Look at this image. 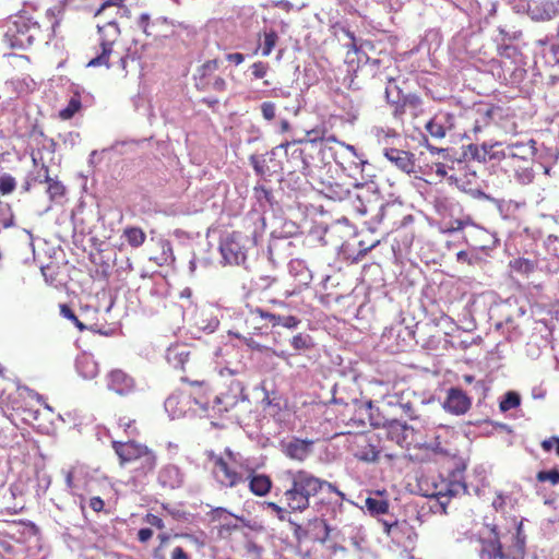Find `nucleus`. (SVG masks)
Instances as JSON below:
<instances>
[{
  "instance_id": "f257e3e1",
  "label": "nucleus",
  "mask_w": 559,
  "mask_h": 559,
  "mask_svg": "<svg viewBox=\"0 0 559 559\" xmlns=\"http://www.w3.org/2000/svg\"><path fill=\"white\" fill-rule=\"evenodd\" d=\"M280 481L283 487V500L293 512H305L310 508L311 499L322 492L335 495L336 501L344 500V493L336 486L304 468L283 471Z\"/></svg>"
},
{
  "instance_id": "f03ea898",
  "label": "nucleus",
  "mask_w": 559,
  "mask_h": 559,
  "mask_svg": "<svg viewBox=\"0 0 559 559\" xmlns=\"http://www.w3.org/2000/svg\"><path fill=\"white\" fill-rule=\"evenodd\" d=\"M491 536L479 538V559H525L526 536L520 522L510 536L500 535L497 525L490 527Z\"/></svg>"
},
{
  "instance_id": "7ed1b4c3",
  "label": "nucleus",
  "mask_w": 559,
  "mask_h": 559,
  "mask_svg": "<svg viewBox=\"0 0 559 559\" xmlns=\"http://www.w3.org/2000/svg\"><path fill=\"white\" fill-rule=\"evenodd\" d=\"M166 359L173 368L183 372L180 377L181 382L202 388L204 392L210 390L204 364L187 345L175 344L169 346L166 352Z\"/></svg>"
},
{
  "instance_id": "20e7f679",
  "label": "nucleus",
  "mask_w": 559,
  "mask_h": 559,
  "mask_svg": "<svg viewBox=\"0 0 559 559\" xmlns=\"http://www.w3.org/2000/svg\"><path fill=\"white\" fill-rule=\"evenodd\" d=\"M3 40L12 49H27L44 39L40 25L26 15L9 20Z\"/></svg>"
},
{
  "instance_id": "39448f33",
  "label": "nucleus",
  "mask_w": 559,
  "mask_h": 559,
  "mask_svg": "<svg viewBox=\"0 0 559 559\" xmlns=\"http://www.w3.org/2000/svg\"><path fill=\"white\" fill-rule=\"evenodd\" d=\"M350 449L357 460L367 463L377 462L382 456L388 460H393L397 456L389 444L381 441V437L377 431L355 435L350 441Z\"/></svg>"
},
{
  "instance_id": "423d86ee",
  "label": "nucleus",
  "mask_w": 559,
  "mask_h": 559,
  "mask_svg": "<svg viewBox=\"0 0 559 559\" xmlns=\"http://www.w3.org/2000/svg\"><path fill=\"white\" fill-rule=\"evenodd\" d=\"M111 447L121 466L139 462L138 471L143 475H147L152 473L157 465L155 453L142 443L133 440L112 441Z\"/></svg>"
},
{
  "instance_id": "0eeeda50",
  "label": "nucleus",
  "mask_w": 559,
  "mask_h": 559,
  "mask_svg": "<svg viewBox=\"0 0 559 559\" xmlns=\"http://www.w3.org/2000/svg\"><path fill=\"white\" fill-rule=\"evenodd\" d=\"M98 32L102 35L99 43L100 52H96V56L91 58L86 64L87 68L110 67L109 59L114 51L115 41L119 36L118 24L107 23L104 26H99Z\"/></svg>"
},
{
  "instance_id": "6e6552de",
  "label": "nucleus",
  "mask_w": 559,
  "mask_h": 559,
  "mask_svg": "<svg viewBox=\"0 0 559 559\" xmlns=\"http://www.w3.org/2000/svg\"><path fill=\"white\" fill-rule=\"evenodd\" d=\"M414 221L412 214L406 213V209L401 202H390L381 204L379 212L371 218V223H386L391 230L402 228Z\"/></svg>"
},
{
  "instance_id": "1a4fd4ad",
  "label": "nucleus",
  "mask_w": 559,
  "mask_h": 559,
  "mask_svg": "<svg viewBox=\"0 0 559 559\" xmlns=\"http://www.w3.org/2000/svg\"><path fill=\"white\" fill-rule=\"evenodd\" d=\"M314 134L316 136L310 140L311 143H316L317 141L323 142V153H330V157L342 168L346 169L345 162L354 163L356 157L355 148L352 145H347L343 142L336 141L334 136L324 138V135L319 136L318 131L311 130L308 132V135Z\"/></svg>"
},
{
  "instance_id": "9d476101",
  "label": "nucleus",
  "mask_w": 559,
  "mask_h": 559,
  "mask_svg": "<svg viewBox=\"0 0 559 559\" xmlns=\"http://www.w3.org/2000/svg\"><path fill=\"white\" fill-rule=\"evenodd\" d=\"M209 459L213 463V476L221 486L234 488L243 483L242 475L238 473L223 456L210 453Z\"/></svg>"
},
{
  "instance_id": "9b49d317",
  "label": "nucleus",
  "mask_w": 559,
  "mask_h": 559,
  "mask_svg": "<svg viewBox=\"0 0 559 559\" xmlns=\"http://www.w3.org/2000/svg\"><path fill=\"white\" fill-rule=\"evenodd\" d=\"M285 148L286 162L282 165V170L288 174L301 173L307 175L310 171L309 154L306 148L297 147L295 143H283L275 150Z\"/></svg>"
},
{
  "instance_id": "f8f14e48",
  "label": "nucleus",
  "mask_w": 559,
  "mask_h": 559,
  "mask_svg": "<svg viewBox=\"0 0 559 559\" xmlns=\"http://www.w3.org/2000/svg\"><path fill=\"white\" fill-rule=\"evenodd\" d=\"M414 429L406 424H402L397 419L388 421L382 429L377 433L381 437V441L385 442L392 448L396 444L401 448H406L411 444L409 437L413 435Z\"/></svg>"
},
{
  "instance_id": "ddd939ff",
  "label": "nucleus",
  "mask_w": 559,
  "mask_h": 559,
  "mask_svg": "<svg viewBox=\"0 0 559 559\" xmlns=\"http://www.w3.org/2000/svg\"><path fill=\"white\" fill-rule=\"evenodd\" d=\"M226 391L219 392L213 402L212 408L222 414L234 408L240 401L243 386L242 383L234 378L224 381Z\"/></svg>"
},
{
  "instance_id": "4468645a",
  "label": "nucleus",
  "mask_w": 559,
  "mask_h": 559,
  "mask_svg": "<svg viewBox=\"0 0 559 559\" xmlns=\"http://www.w3.org/2000/svg\"><path fill=\"white\" fill-rule=\"evenodd\" d=\"M240 231L227 234L221 241L219 250L224 261L230 265H239L246 260V250L241 243Z\"/></svg>"
},
{
  "instance_id": "2eb2a0df",
  "label": "nucleus",
  "mask_w": 559,
  "mask_h": 559,
  "mask_svg": "<svg viewBox=\"0 0 559 559\" xmlns=\"http://www.w3.org/2000/svg\"><path fill=\"white\" fill-rule=\"evenodd\" d=\"M138 27L147 36L154 39L167 38L173 31V23L166 17H157L151 21L147 13H142L136 20Z\"/></svg>"
},
{
  "instance_id": "dca6fc26",
  "label": "nucleus",
  "mask_w": 559,
  "mask_h": 559,
  "mask_svg": "<svg viewBox=\"0 0 559 559\" xmlns=\"http://www.w3.org/2000/svg\"><path fill=\"white\" fill-rule=\"evenodd\" d=\"M472 407V399L457 386H452L447 390L442 408L455 416L465 415Z\"/></svg>"
},
{
  "instance_id": "f3484780",
  "label": "nucleus",
  "mask_w": 559,
  "mask_h": 559,
  "mask_svg": "<svg viewBox=\"0 0 559 559\" xmlns=\"http://www.w3.org/2000/svg\"><path fill=\"white\" fill-rule=\"evenodd\" d=\"M171 538H182L189 540L192 545L197 547V549H202L205 546V542L201 536L191 533H176L174 535H170L168 533H160L157 535L159 544L153 550L154 559H166L165 548L169 544Z\"/></svg>"
},
{
  "instance_id": "a211bd4d",
  "label": "nucleus",
  "mask_w": 559,
  "mask_h": 559,
  "mask_svg": "<svg viewBox=\"0 0 559 559\" xmlns=\"http://www.w3.org/2000/svg\"><path fill=\"white\" fill-rule=\"evenodd\" d=\"M453 128V115L440 111L425 126L426 131L435 139H443L448 130Z\"/></svg>"
},
{
  "instance_id": "6ab92c4d",
  "label": "nucleus",
  "mask_w": 559,
  "mask_h": 559,
  "mask_svg": "<svg viewBox=\"0 0 559 559\" xmlns=\"http://www.w3.org/2000/svg\"><path fill=\"white\" fill-rule=\"evenodd\" d=\"M383 154L385 158L391 162L396 168L411 174L415 168V155L408 151L399 148H384Z\"/></svg>"
},
{
  "instance_id": "aec40b11",
  "label": "nucleus",
  "mask_w": 559,
  "mask_h": 559,
  "mask_svg": "<svg viewBox=\"0 0 559 559\" xmlns=\"http://www.w3.org/2000/svg\"><path fill=\"white\" fill-rule=\"evenodd\" d=\"M313 441L294 438L283 444V453L295 461H305L312 452Z\"/></svg>"
},
{
  "instance_id": "412c9836",
  "label": "nucleus",
  "mask_w": 559,
  "mask_h": 559,
  "mask_svg": "<svg viewBox=\"0 0 559 559\" xmlns=\"http://www.w3.org/2000/svg\"><path fill=\"white\" fill-rule=\"evenodd\" d=\"M417 536L414 526L407 521H395L392 542L403 547H413L417 540Z\"/></svg>"
},
{
  "instance_id": "4be33fe9",
  "label": "nucleus",
  "mask_w": 559,
  "mask_h": 559,
  "mask_svg": "<svg viewBox=\"0 0 559 559\" xmlns=\"http://www.w3.org/2000/svg\"><path fill=\"white\" fill-rule=\"evenodd\" d=\"M377 195H371L368 191L357 193L352 201L354 209L361 216L372 215L373 212L378 213L381 206ZM373 216H371L372 218Z\"/></svg>"
},
{
  "instance_id": "5701e85b",
  "label": "nucleus",
  "mask_w": 559,
  "mask_h": 559,
  "mask_svg": "<svg viewBox=\"0 0 559 559\" xmlns=\"http://www.w3.org/2000/svg\"><path fill=\"white\" fill-rule=\"evenodd\" d=\"M133 386V379L120 369H115L108 374V388L120 395L130 393Z\"/></svg>"
},
{
  "instance_id": "b1692460",
  "label": "nucleus",
  "mask_w": 559,
  "mask_h": 559,
  "mask_svg": "<svg viewBox=\"0 0 559 559\" xmlns=\"http://www.w3.org/2000/svg\"><path fill=\"white\" fill-rule=\"evenodd\" d=\"M250 312L254 316H258L261 319L267 320L272 326L282 325L286 329H295L300 323V320L295 316L275 314V313L265 311L259 307L251 309Z\"/></svg>"
},
{
  "instance_id": "393cba45",
  "label": "nucleus",
  "mask_w": 559,
  "mask_h": 559,
  "mask_svg": "<svg viewBox=\"0 0 559 559\" xmlns=\"http://www.w3.org/2000/svg\"><path fill=\"white\" fill-rule=\"evenodd\" d=\"M247 479L249 480V490L258 497H265L270 493L273 486L269 475L258 474L253 469H250Z\"/></svg>"
},
{
  "instance_id": "a878e982",
  "label": "nucleus",
  "mask_w": 559,
  "mask_h": 559,
  "mask_svg": "<svg viewBox=\"0 0 559 559\" xmlns=\"http://www.w3.org/2000/svg\"><path fill=\"white\" fill-rule=\"evenodd\" d=\"M79 310L81 321L85 325V330L107 335V332L103 330V324L98 322L97 317L99 311L97 308L90 305H81Z\"/></svg>"
},
{
  "instance_id": "bb28decb",
  "label": "nucleus",
  "mask_w": 559,
  "mask_h": 559,
  "mask_svg": "<svg viewBox=\"0 0 559 559\" xmlns=\"http://www.w3.org/2000/svg\"><path fill=\"white\" fill-rule=\"evenodd\" d=\"M40 171H44V181L47 183L46 192L50 202L56 203L59 202L66 194L64 185L59 181L57 178L50 177L49 167L45 164L41 165Z\"/></svg>"
},
{
  "instance_id": "cd10ccee",
  "label": "nucleus",
  "mask_w": 559,
  "mask_h": 559,
  "mask_svg": "<svg viewBox=\"0 0 559 559\" xmlns=\"http://www.w3.org/2000/svg\"><path fill=\"white\" fill-rule=\"evenodd\" d=\"M278 39L280 37L275 29L264 28L258 34V47L255 52L261 50L263 57L270 56L277 45Z\"/></svg>"
},
{
  "instance_id": "c85d7f7f",
  "label": "nucleus",
  "mask_w": 559,
  "mask_h": 559,
  "mask_svg": "<svg viewBox=\"0 0 559 559\" xmlns=\"http://www.w3.org/2000/svg\"><path fill=\"white\" fill-rule=\"evenodd\" d=\"M76 370L84 379H94L99 373V366L94 357L83 353L76 358Z\"/></svg>"
},
{
  "instance_id": "c756f323",
  "label": "nucleus",
  "mask_w": 559,
  "mask_h": 559,
  "mask_svg": "<svg viewBox=\"0 0 559 559\" xmlns=\"http://www.w3.org/2000/svg\"><path fill=\"white\" fill-rule=\"evenodd\" d=\"M221 60L215 58L205 61L198 68L197 87L205 90L210 86V78L219 69Z\"/></svg>"
},
{
  "instance_id": "7c9ffc66",
  "label": "nucleus",
  "mask_w": 559,
  "mask_h": 559,
  "mask_svg": "<svg viewBox=\"0 0 559 559\" xmlns=\"http://www.w3.org/2000/svg\"><path fill=\"white\" fill-rule=\"evenodd\" d=\"M308 531L313 540L325 543L330 537V527L325 520L316 518L308 522Z\"/></svg>"
},
{
  "instance_id": "2f4dec72",
  "label": "nucleus",
  "mask_w": 559,
  "mask_h": 559,
  "mask_svg": "<svg viewBox=\"0 0 559 559\" xmlns=\"http://www.w3.org/2000/svg\"><path fill=\"white\" fill-rule=\"evenodd\" d=\"M536 141L531 139L527 142H515L510 145L511 155L522 159H528L537 153Z\"/></svg>"
},
{
  "instance_id": "473e14b6",
  "label": "nucleus",
  "mask_w": 559,
  "mask_h": 559,
  "mask_svg": "<svg viewBox=\"0 0 559 559\" xmlns=\"http://www.w3.org/2000/svg\"><path fill=\"white\" fill-rule=\"evenodd\" d=\"M365 507L370 515L377 516L389 512V502L382 498L368 497L365 500Z\"/></svg>"
},
{
  "instance_id": "72a5a7b5",
  "label": "nucleus",
  "mask_w": 559,
  "mask_h": 559,
  "mask_svg": "<svg viewBox=\"0 0 559 559\" xmlns=\"http://www.w3.org/2000/svg\"><path fill=\"white\" fill-rule=\"evenodd\" d=\"M123 235L128 243L133 248L142 246L146 239L145 233L140 227H127Z\"/></svg>"
},
{
  "instance_id": "f704fd0d",
  "label": "nucleus",
  "mask_w": 559,
  "mask_h": 559,
  "mask_svg": "<svg viewBox=\"0 0 559 559\" xmlns=\"http://www.w3.org/2000/svg\"><path fill=\"white\" fill-rule=\"evenodd\" d=\"M60 314L62 318L71 321L79 331H85V325L81 321L80 312L75 313L74 310L67 304L59 305Z\"/></svg>"
},
{
  "instance_id": "c9c22d12",
  "label": "nucleus",
  "mask_w": 559,
  "mask_h": 559,
  "mask_svg": "<svg viewBox=\"0 0 559 559\" xmlns=\"http://www.w3.org/2000/svg\"><path fill=\"white\" fill-rule=\"evenodd\" d=\"M82 107L79 95L71 97L68 105L59 111V117L62 120L71 119Z\"/></svg>"
},
{
  "instance_id": "e433bc0d",
  "label": "nucleus",
  "mask_w": 559,
  "mask_h": 559,
  "mask_svg": "<svg viewBox=\"0 0 559 559\" xmlns=\"http://www.w3.org/2000/svg\"><path fill=\"white\" fill-rule=\"evenodd\" d=\"M262 507L263 509L270 510L272 513H274L275 516L282 522L286 521L290 513H294L286 504L285 507H282L273 501H264Z\"/></svg>"
},
{
  "instance_id": "4c0bfd02",
  "label": "nucleus",
  "mask_w": 559,
  "mask_h": 559,
  "mask_svg": "<svg viewBox=\"0 0 559 559\" xmlns=\"http://www.w3.org/2000/svg\"><path fill=\"white\" fill-rule=\"evenodd\" d=\"M385 97L388 103L392 107V114L395 118H402L406 114V107L404 105V98L403 95L399 96L397 99H391L390 98V90L389 87L385 88Z\"/></svg>"
},
{
  "instance_id": "58836bf2",
  "label": "nucleus",
  "mask_w": 559,
  "mask_h": 559,
  "mask_svg": "<svg viewBox=\"0 0 559 559\" xmlns=\"http://www.w3.org/2000/svg\"><path fill=\"white\" fill-rule=\"evenodd\" d=\"M14 225V213L9 204H0V231Z\"/></svg>"
},
{
  "instance_id": "ea45409f",
  "label": "nucleus",
  "mask_w": 559,
  "mask_h": 559,
  "mask_svg": "<svg viewBox=\"0 0 559 559\" xmlns=\"http://www.w3.org/2000/svg\"><path fill=\"white\" fill-rule=\"evenodd\" d=\"M290 345L297 352L307 350L312 347L311 337L307 334L298 333L290 340Z\"/></svg>"
},
{
  "instance_id": "a19ab883",
  "label": "nucleus",
  "mask_w": 559,
  "mask_h": 559,
  "mask_svg": "<svg viewBox=\"0 0 559 559\" xmlns=\"http://www.w3.org/2000/svg\"><path fill=\"white\" fill-rule=\"evenodd\" d=\"M16 188V180L10 174H1L0 175V194L8 195L12 193Z\"/></svg>"
},
{
  "instance_id": "79ce46f5",
  "label": "nucleus",
  "mask_w": 559,
  "mask_h": 559,
  "mask_svg": "<svg viewBox=\"0 0 559 559\" xmlns=\"http://www.w3.org/2000/svg\"><path fill=\"white\" fill-rule=\"evenodd\" d=\"M118 426L122 428L123 431L130 437H136L140 433L138 427L135 426V420L128 416L119 417Z\"/></svg>"
},
{
  "instance_id": "37998d69",
  "label": "nucleus",
  "mask_w": 559,
  "mask_h": 559,
  "mask_svg": "<svg viewBox=\"0 0 559 559\" xmlns=\"http://www.w3.org/2000/svg\"><path fill=\"white\" fill-rule=\"evenodd\" d=\"M404 98V105L406 107V110H411L413 115H417L418 111L421 110L423 102L419 96L415 94H407L403 95Z\"/></svg>"
},
{
  "instance_id": "c03bdc74",
  "label": "nucleus",
  "mask_w": 559,
  "mask_h": 559,
  "mask_svg": "<svg viewBox=\"0 0 559 559\" xmlns=\"http://www.w3.org/2000/svg\"><path fill=\"white\" fill-rule=\"evenodd\" d=\"M520 403V395L513 391H510L504 395L503 400L500 402V409L506 412L511 408L518 407Z\"/></svg>"
},
{
  "instance_id": "a18cd8bd",
  "label": "nucleus",
  "mask_w": 559,
  "mask_h": 559,
  "mask_svg": "<svg viewBox=\"0 0 559 559\" xmlns=\"http://www.w3.org/2000/svg\"><path fill=\"white\" fill-rule=\"evenodd\" d=\"M328 197L332 200L342 201L350 195V192L347 188H344L343 186L335 183L334 186L331 185L328 188Z\"/></svg>"
},
{
  "instance_id": "49530a36",
  "label": "nucleus",
  "mask_w": 559,
  "mask_h": 559,
  "mask_svg": "<svg viewBox=\"0 0 559 559\" xmlns=\"http://www.w3.org/2000/svg\"><path fill=\"white\" fill-rule=\"evenodd\" d=\"M536 478L540 483L549 481L551 485H559V471H540L537 473Z\"/></svg>"
},
{
  "instance_id": "de8ad7c7",
  "label": "nucleus",
  "mask_w": 559,
  "mask_h": 559,
  "mask_svg": "<svg viewBox=\"0 0 559 559\" xmlns=\"http://www.w3.org/2000/svg\"><path fill=\"white\" fill-rule=\"evenodd\" d=\"M254 194L259 202L264 201L269 204H272L273 202L272 191L264 186L254 187Z\"/></svg>"
},
{
  "instance_id": "09e8293b",
  "label": "nucleus",
  "mask_w": 559,
  "mask_h": 559,
  "mask_svg": "<svg viewBox=\"0 0 559 559\" xmlns=\"http://www.w3.org/2000/svg\"><path fill=\"white\" fill-rule=\"evenodd\" d=\"M262 117L272 121L276 116V105L273 102H263L260 106Z\"/></svg>"
},
{
  "instance_id": "8fccbe9b",
  "label": "nucleus",
  "mask_w": 559,
  "mask_h": 559,
  "mask_svg": "<svg viewBox=\"0 0 559 559\" xmlns=\"http://www.w3.org/2000/svg\"><path fill=\"white\" fill-rule=\"evenodd\" d=\"M269 69H270V67L266 62H263V61L253 62L251 66L252 76L254 79H263L266 75Z\"/></svg>"
},
{
  "instance_id": "3c124183",
  "label": "nucleus",
  "mask_w": 559,
  "mask_h": 559,
  "mask_svg": "<svg viewBox=\"0 0 559 559\" xmlns=\"http://www.w3.org/2000/svg\"><path fill=\"white\" fill-rule=\"evenodd\" d=\"M510 500V497L503 495L502 492H497L491 506L497 512H506L507 503Z\"/></svg>"
},
{
  "instance_id": "603ef678",
  "label": "nucleus",
  "mask_w": 559,
  "mask_h": 559,
  "mask_svg": "<svg viewBox=\"0 0 559 559\" xmlns=\"http://www.w3.org/2000/svg\"><path fill=\"white\" fill-rule=\"evenodd\" d=\"M468 224L467 219H454L450 221L444 228V233H455L462 230Z\"/></svg>"
},
{
  "instance_id": "864d4df0",
  "label": "nucleus",
  "mask_w": 559,
  "mask_h": 559,
  "mask_svg": "<svg viewBox=\"0 0 559 559\" xmlns=\"http://www.w3.org/2000/svg\"><path fill=\"white\" fill-rule=\"evenodd\" d=\"M542 448L546 452H550L552 449H556V453L559 456V437H551L542 441Z\"/></svg>"
},
{
  "instance_id": "5fc2aeb1",
  "label": "nucleus",
  "mask_w": 559,
  "mask_h": 559,
  "mask_svg": "<svg viewBox=\"0 0 559 559\" xmlns=\"http://www.w3.org/2000/svg\"><path fill=\"white\" fill-rule=\"evenodd\" d=\"M144 522L152 526H155L158 530H163L165 527L164 521L153 513H147L144 516Z\"/></svg>"
},
{
  "instance_id": "6e6d98bb",
  "label": "nucleus",
  "mask_w": 559,
  "mask_h": 559,
  "mask_svg": "<svg viewBox=\"0 0 559 559\" xmlns=\"http://www.w3.org/2000/svg\"><path fill=\"white\" fill-rule=\"evenodd\" d=\"M400 408L402 409V413L409 419L416 418V409L412 402H405L400 403Z\"/></svg>"
},
{
  "instance_id": "4d7b16f0",
  "label": "nucleus",
  "mask_w": 559,
  "mask_h": 559,
  "mask_svg": "<svg viewBox=\"0 0 559 559\" xmlns=\"http://www.w3.org/2000/svg\"><path fill=\"white\" fill-rule=\"evenodd\" d=\"M501 108L499 106L490 105L485 110H483V122L485 124H488L491 120L496 111H500Z\"/></svg>"
},
{
  "instance_id": "13d9d810",
  "label": "nucleus",
  "mask_w": 559,
  "mask_h": 559,
  "mask_svg": "<svg viewBox=\"0 0 559 559\" xmlns=\"http://www.w3.org/2000/svg\"><path fill=\"white\" fill-rule=\"evenodd\" d=\"M519 182L523 185H528L534 179V173L531 168L524 169L522 173L516 175Z\"/></svg>"
},
{
  "instance_id": "bf43d9fd",
  "label": "nucleus",
  "mask_w": 559,
  "mask_h": 559,
  "mask_svg": "<svg viewBox=\"0 0 559 559\" xmlns=\"http://www.w3.org/2000/svg\"><path fill=\"white\" fill-rule=\"evenodd\" d=\"M170 559H191V556L181 546H177L171 550Z\"/></svg>"
},
{
  "instance_id": "052dcab7",
  "label": "nucleus",
  "mask_w": 559,
  "mask_h": 559,
  "mask_svg": "<svg viewBox=\"0 0 559 559\" xmlns=\"http://www.w3.org/2000/svg\"><path fill=\"white\" fill-rule=\"evenodd\" d=\"M90 507L95 512H102L105 508V502L100 497H92L90 499Z\"/></svg>"
},
{
  "instance_id": "680f3d73",
  "label": "nucleus",
  "mask_w": 559,
  "mask_h": 559,
  "mask_svg": "<svg viewBox=\"0 0 559 559\" xmlns=\"http://www.w3.org/2000/svg\"><path fill=\"white\" fill-rule=\"evenodd\" d=\"M343 33L349 38L350 43L346 45L349 50L358 51V47L356 45V37L353 32L348 28L342 27Z\"/></svg>"
},
{
  "instance_id": "e2e57ef3",
  "label": "nucleus",
  "mask_w": 559,
  "mask_h": 559,
  "mask_svg": "<svg viewBox=\"0 0 559 559\" xmlns=\"http://www.w3.org/2000/svg\"><path fill=\"white\" fill-rule=\"evenodd\" d=\"M226 81L222 76H215L214 81L212 82V88L216 92H223L226 90Z\"/></svg>"
},
{
  "instance_id": "0e129e2a",
  "label": "nucleus",
  "mask_w": 559,
  "mask_h": 559,
  "mask_svg": "<svg viewBox=\"0 0 559 559\" xmlns=\"http://www.w3.org/2000/svg\"><path fill=\"white\" fill-rule=\"evenodd\" d=\"M153 536V531L151 528H141L138 532V538L141 543H146Z\"/></svg>"
},
{
  "instance_id": "69168bd1",
  "label": "nucleus",
  "mask_w": 559,
  "mask_h": 559,
  "mask_svg": "<svg viewBox=\"0 0 559 559\" xmlns=\"http://www.w3.org/2000/svg\"><path fill=\"white\" fill-rule=\"evenodd\" d=\"M432 169H433L435 174L437 176H439L440 178H444L448 175L447 165H444L442 163H436L432 166Z\"/></svg>"
},
{
  "instance_id": "338daca9",
  "label": "nucleus",
  "mask_w": 559,
  "mask_h": 559,
  "mask_svg": "<svg viewBox=\"0 0 559 559\" xmlns=\"http://www.w3.org/2000/svg\"><path fill=\"white\" fill-rule=\"evenodd\" d=\"M226 59L229 61V62H233L235 63L236 66L240 64L243 62L245 60V57L242 53L240 52H233V53H228L226 56Z\"/></svg>"
},
{
  "instance_id": "774afa93",
  "label": "nucleus",
  "mask_w": 559,
  "mask_h": 559,
  "mask_svg": "<svg viewBox=\"0 0 559 559\" xmlns=\"http://www.w3.org/2000/svg\"><path fill=\"white\" fill-rule=\"evenodd\" d=\"M381 523L383 525V532L386 534L388 537L393 539V530L395 528V521L390 523L385 520H382Z\"/></svg>"
}]
</instances>
